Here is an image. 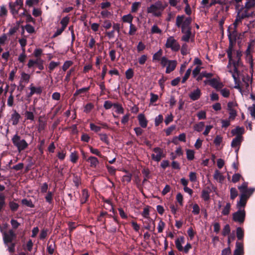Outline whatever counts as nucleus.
<instances>
[{
	"label": "nucleus",
	"mask_w": 255,
	"mask_h": 255,
	"mask_svg": "<svg viewBox=\"0 0 255 255\" xmlns=\"http://www.w3.org/2000/svg\"><path fill=\"white\" fill-rule=\"evenodd\" d=\"M161 30L156 25L154 24L152 26L151 29V33L161 34Z\"/></svg>",
	"instance_id": "nucleus-38"
},
{
	"label": "nucleus",
	"mask_w": 255,
	"mask_h": 255,
	"mask_svg": "<svg viewBox=\"0 0 255 255\" xmlns=\"http://www.w3.org/2000/svg\"><path fill=\"white\" fill-rule=\"evenodd\" d=\"M201 94V93L200 90L198 88H197L195 90L191 92L189 95V96L190 98L193 101H196L199 99Z\"/></svg>",
	"instance_id": "nucleus-15"
},
{
	"label": "nucleus",
	"mask_w": 255,
	"mask_h": 255,
	"mask_svg": "<svg viewBox=\"0 0 255 255\" xmlns=\"http://www.w3.org/2000/svg\"><path fill=\"white\" fill-rule=\"evenodd\" d=\"M113 107L116 113L118 114H123L124 113V109L121 105L115 104L113 105Z\"/></svg>",
	"instance_id": "nucleus-36"
},
{
	"label": "nucleus",
	"mask_w": 255,
	"mask_h": 255,
	"mask_svg": "<svg viewBox=\"0 0 255 255\" xmlns=\"http://www.w3.org/2000/svg\"><path fill=\"white\" fill-rule=\"evenodd\" d=\"M238 189L241 193V195H244V197H246L247 199L255 191V188H254L248 189V183L246 182L243 183L241 186H239Z\"/></svg>",
	"instance_id": "nucleus-9"
},
{
	"label": "nucleus",
	"mask_w": 255,
	"mask_h": 255,
	"mask_svg": "<svg viewBox=\"0 0 255 255\" xmlns=\"http://www.w3.org/2000/svg\"><path fill=\"white\" fill-rule=\"evenodd\" d=\"M189 179L191 182H195L197 180L196 174L194 172H191L189 174Z\"/></svg>",
	"instance_id": "nucleus-63"
},
{
	"label": "nucleus",
	"mask_w": 255,
	"mask_h": 255,
	"mask_svg": "<svg viewBox=\"0 0 255 255\" xmlns=\"http://www.w3.org/2000/svg\"><path fill=\"white\" fill-rule=\"evenodd\" d=\"M5 196L2 193H0V211L5 205Z\"/></svg>",
	"instance_id": "nucleus-37"
},
{
	"label": "nucleus",
	"mask_w": 255,
	"mask_h": 255,
	"mask_svg": "<svg viewBox=\"0 0 255 255\" xmlns=\"http://www.w3.org/2000/svg\"><path fill=\"white\" fill-rule=\"evenodd\" d=\"M184 243V238L183 237H180L175 241V245L177 249L179 251H183V247H182V245Z\"/></svg>",
	"instance_id": "nucleus-17"
},
{
	"label": "nucleus",
	"mask_w": 255,
	"mask_h": 255,
	"mask_svg": "<svg viewBox=\"0 0 255 255\" xmlns=\"http://www.w3.org/2000/svg\"><path fill=\"white\" fill-rule=\"evenodd\" d=\"M147 60V56L142 55L138 58V62L140 64H144Z\"/></svg>",
	"instance_id": "nucleus-64"
},
{
	"label": "nucleus",
	"mask_w": 255,
	"mask_h": 255,
	"mask_svg": "<svg viewBox=\"0 0 255 255\" xmlns=\"http://www.w3.org/2000/svg\"><path fill=\"white\" fill-rule=\"evenodd\" d=\"M87 160L90 162V166L93 167H95L99 163L98 159L94 156L89 157Z\"/></svg>",
	"instance_id": "nucleus-26"
},
{
	"label": "nucleus",
	"mask_w": 255,
	"mask_h": 255,
	"mask_svg": "<svg viewBox=\"0 0 255 255\" xmlns=\"http://www.w3.org/2000/svg\"><path fill=\"white\" fill-rule=\"evenodd\" d=\"M136 31L137 28L136 26L133 25V23H130V24H129V29L128 33V34L130 35H134Z\"/></svg>",
	"instance_id": "nucleus-35"
},
{
	"label": "nucleus",
	"mask_w": 255,
	"mask_h": 255,
	"mask_svg": "<svg viewBox=\"0 0 255 255\" xmlns=\"http://www.w3.org/2000/svg\"><path fill=\"white\" fill-rule=\"evenodd\" d=\"M141 4L140 2H134L132 4L131 7V11L132 12H135L139 8Z\"/></svg>",
	"instance_id": "nucleus-33"
},
{
	"label": "nucleus",
	"mask_w": 255,
	"mask_h": 255,
	"mask_svg": "<svg viewBox=\"0 0 255 255\" xmlns=\"http://www.w3.org/2000/svg\"><path fill=\"white\" fill-rule=\"evenodd\" d=\"M198 120H204L206 118V112L205 111H200L197 113Z\"/></svg>",
	"instance_id": "nucleus-34"
},
{
	"label": "nucleus",
	"mask_w": 255,
	"mask_h": 255,
	"mask_svg": "<svg viewBox=\"0 0 255 255\" xmlns=\"http://www.w3.org/2000/svg\"><path fill=\"white\" fill-rule=\"evenodd\" d=\"M228 57L229 60L228 68H229L233 65L235 72L233 73L231 70L229 72L232 73V77L235 81L237 80V76H238V68L240 65V59L242 56V53L240 51H235L233 49L232 45H229L228 50H227Z\"/></svg>",
	"instance_id": "nucleus-1"
},
{
	"label": "nucleus",
	"mask_w": 255,
	"mask_h": 255,
	"mask_svg": "<svg viewBox=\"0 0 255 255\" xmlns=\"http://www.w3.org/2000/svg\"><path fill=\"white\" fill-rule=\"evenodd\" d=\"M244 254L243 245L242 243L237 242L236 245V249L234 253V255H243Z\"/></svg>",
	"instance_id": "nucleus-16"
},
{
	"label": "nucleus",
	"mask_w": 255,
	"mask_h": 255,
	"mask_svg": "<svg viewBox=\"0 0 255 255\" xmlns=\"http://www.w3.org/2000/svg\"><path fill=\"white\" fill-rule=\"evenodd\" d=\"M154 153L151 155L152 158L156 161H159L162 158V151L160 148L156 147L153 149Z\"/></svg>",
	"instance_id": "nucleus-13"
},
{
	"label": "nucleus",
	"mask_w": 255,
	"mask_h": 255,
	"mask_svg": "<svg viewBox=\"0 0 255 255\" xmlns=\"http://www.w3.org/2000/svg\"><path fill=\"white\" fill-rule=\"evenodd\" d=\"M160 64L162 67H166L165 72L169 73L175 69L177 63L176 60H170L163 56L161 58Z\"/></svg>",
	"instance_id": "nucleus-5"
},
{
	"label": "nucleus",
	"mask_w": 255,
	"mask_h": 255,
	"mask_svg": "<svg viewBox=\"0 0 255 255\" xmlns=\"http://www.w3.org/2000/svg\"><path fill=\"white\" fill-rule=\"evenodd\" d=\"M220 90V92L221 95L225 98H227L230 96V91L226 88L221 89Z\"/></svg>",
	"instance_id": "nucleus-45"
},
{
	"label": "nucleus",
	"mask_w": 255,
	"mask_h": 255,
	"mask_svg": "<svg viewBox=\"0 0 255 255\" xmlns=\"http://www.w3.org/2000/svg\"><path fill=\"white\" fill-rule=\"evenodd\" d=\"M19 42L23 52H25V46L26 45L27 41L25 37L19 39Z\"/></svg>",
	"instance_id": "nucleus-42"
},
{
	"label": "nucleus",
	"mask_w": 255,
	"mask_h": 255,
	"mask_svg": "<svg viewBox=\"0 0 255 255\" xmlns=\"http://www.w3.org/2000/svg\"><path fill=\"white\" fill-rule=\"evenodd\" d=\"M244 195H240V201L237 203V208L240 210H244L243 208L245 206L247 199L246 197H244Z\"/></svg>",
	"instance_id": "nucleus-18"
},
{
	"label": "nucleus",
	"mask_w": 255,
	"mask_h": 255,
	"mask_svg": "<svg viewBox=\"0 0 255 255\" xmlns=\"http://www.w3.org/2000/svg\"><path fill=\"white\" fill-rule=\"evenodd\" d=\"M210 85L217 90H221L224 86L223 84L216 79H212L208 81Z\"/></svg>",
	"instance_id": "nucleus-12"
},
{
	"label": "nucleus",
	"mask_w": 255,
	"mask_h": 255,
	"mask_svg": "<svg viewBox=\"0 0 255 255\" xmlns=\"http://www.w3.org/2000/svg\"><path fill=\"white\" fill-rule=\"evenodd\" d=\"M89 197V194L87 190L84 189L82 191V202L84 203L86 202V200L88 199Z\"/></svg>",
	"instance_id": "nucleus-47"
},
{
	"label": "nucleus",
	"mask_w": 255,
	"mask_h": 255,
	"mask_svg": "<svg viewBox=\"0 0 255 255\" xmlns=\"http://www.w3.org/2000/svg\"><path fill=\"white\" fill-rule=\"evenodd\" d=\"M23 5L22 0H16L14 2H9V6L12 14L15 16L18 14L19 10Z\"/></svg>",
	"instance_id": "nucleus-8"
},
{
	"label": "nucleus",
	"mask_w": 255,
	"mask_h": 255,
	"mask_svg": "<svg viewBox=\"0 0 255 255\" xmlns=\"http://www.w3.org/2000/svg\"><path fill=\"white\" fill-rule=\"evenodd\" d=\"M93 108L94 105L92 104L88 103L85 106L84 112L86 113H88L92 110Z\"/></svg>",
	"instance_id": "nucleus-48"
},
{
	"label": "nucleus",
	"mask_w": 255,
	"mask_h": 255,
	"mask_svg": "<svg viewBox=\"0 0 255 255\" xmlns=\"http://www.w3.org/2000/svg\"><path fill=\"white\" fill-rule=\"evenodd\" d=\"M29 89L30 90V92L29 94V96H32V95H33L35 93L40 94L42 92V89L40 87H35L32 85V84H31L30 86Z\"/></svg>",
	"instance_id": "nucleus-25"
},
{
	"label": "nucleus",
	"mask_w": 255,
	"mask_h": 255,
	"mask_svg": "<svg viewBox=\"0 0 255 255\" xmlns=\"http://www.w3.org/2000/svg\"><path fill=\"white\" fill-rule=\"evenodd\" d=\"M72 64V62L71 61H66L62 66V69L66 71L68 69L70 66Z\"/></svg>",
	"instance_id": "nucleus-61"
},
{
	"label": "nucleus",
	"mask_w": 255,
	"mask_h": 255,
	"mask_svg": "<svg viewBox=\"0 0 255 255\" xmlns=\"http://www.w3.org/2000/svg\"><path fill=\"white\" fill-rule=\"evenodd\" d=\"M237 236L239 240H242L244 237V231L241 228L237 229Z\"/></svg>",
	"instance_id": "nucleus-39"
},
{
	"label": "nucleus",
	"mask_w": 255,
	"mask_h": 255,
	"mask_svg": "<svg viewBox=\"0 0 255 255\" xmlns=\"http://www.w3.org/2000/svg\"><path fill=\"white\" fill-rule=\"evenodd\" d=\"M13 144L15 146L19 151H21L28 146L26 141L22 139L18 134H15L11 139Z\"/></svg>",
	"instance_id": "nucleus-6"
},
{
	"label": "nucleus",
	"mask_w": 255,
	"mask_h": 255,
	"mask_svg": "<svg viewBox=\"0 0 255 255\" xmlns=\"http://www.w3.org/2000/svg\"><path fill=\"white\" fill-rule=\"evenodd\" d=\"M126 78L128 79H131L133 76V70L130 68L127 70L126 72Z\"/></svg>",
	"instance_id": "nucleus-55"
},
{
	"label": "nucleus",
	"mask_w": 255,
	"mask_h": 255,
	"mask_svg": "<svg viewBox=\"0 0 255 255\" xmlns=\"http://www.w3.org/2000/svg\"><path fill=\"white\" fill-rule=\"evenodd\" d=\"M238 191L235 188H231L230 189V197L232 199H234L238 196Z\"/></svg>",
	"instance_id": "nucleus-41"
},
{
	"label": "nucleus",
	"mask_w": 255,
	"mask_h": 255,
	"mask_svg": "<svg viewBox=\"0 0 255 255\" xmlns=\"http://www.w3.org/2000/svg\"><path fill=\"white\" fill-rule=\"evenodd\" d=\"M0 230L3 234V239L4 244L7 245L8 243H11L15 237V235L14 232L12 230L9 231L7 233L2 232V230L0 226Z\"/></svg>",
	"instance_id": "nucleus-10"
},
{
	"label": "nucleus",
	"mask_w": 255,
	"mask_h": 255,
	"mask_svg": "<svg viewBox=\"0 0 255 255\" xmlns=\"http://www.w3.org/2000/svg\"><path fill=\"white\" fill-rule=\"evenodd\" d=\"M191 68H189L186 72V73L184 75V76L183 77V78H182V83H184L185 82V81L187 80V79L189 78L190 74H191Z\"/></svg>",
	"instance_id": "nucleus-53"
},
{
	"label": "nucleus",
	"mask_w": 255,
	"mask_h": 255,
	"mask_svg": "<svg viewBox=\"0 0 255 255\" xmlns=\"http://www.w3.org/2000/svg\"><path fill=\"white\" fill-rule=\"evenodd\" d=\"M90 128L92 130L94 131L95 132H98L100 131L101 129V127L96 126L93 123H91L90 124Z\"/></svg>",
	"instance_id": "nucleus-57"
},
{
	"label": "nucleus",
	"mask_w": 255,
	"mask_h": 255,
	"mask_svg": "<svg viewBox=\"0 0 255 255\" xmlns=\"http://www.w3.org/2000/svg\"><path fill=\"white\" fill-rule=\"evenodd\" d=\"M191 19L190 17H186L184 15H178L176 17V25L178 27L181 28L182 32L185 30L190 29V25Z\"/></svg>",
	"instance_id": "nucleus-4"
},
{
	"label": "nucleus",
	"mask_w": 255,
	"mask_h": 255,
	"mask_svg": "<svg viewBox=\"0 0 255 255\" xmlns=\"http://www.w3.org/2000/svg\"><path fill=\"white\" fill-rule=\"evenodd\" d=\"M162 55V51L160 49L157 52H156L152 57L153 61L161 60V57Z\"/></svg>",
	"instance_id": "nucleus-29"
},
{
	"label": "nucleus",
	"mask_w": 255,
	"mask_h": 255,
	"mask_svg": "<svg viewBox=\"0 0 255 255\" xmlns=\"http://www.w3.org/2000/svg\"><path fill=\"white\" fill-rule=\"evenodd\" d=\"M228 36L230 40V45H232L233 46V43L235 42L237 36L236 31H233L232 33H230L228 34Z\"/></svg>",
	"instance_id": "nucleus-28"
},
{
	"label": "nucleus",
	"mask_w": 255,
	"mask_h": 255,
	"mask_svg": "<svg viewBox=\"0 0 255 255\" xmlns=\"http://www.w3.org/2000/svg\"><path fill=\"white\" fill-rule=\"evenodd\" d=\"M244 132V128L239 127H237L235 129H232L231 131V133L233 135H237V136H239V135H242Z\"/></svg>",
	"instance_id": "nucleus-27"
},
{
	"label": "nucleus",
	"mask_w": 255,
	"mask_h": 255,
	"mask_svg": "<svg viewBox=\"0 0 255 255\" xmlns=\"http://www.w3.org/2000/svg\"><path fill=\"white\" fill-rule=\"evenodd\" d=\"M201 69V67L199 66H197L196 68L193 70L192 75L194 77H196L197 75L200 74V71Z\"/></svg>",
	"instance_id": "nucleus-49"
},
{
	"label": "nucleus",
	"mask_w": 255,
	"mask_h": 255,
	"mask_svg": "<svg viewBox=\"0 0 255 255\" xmlns=\"http://www.w3.org/2000/svg\"><path fill=\"white\" fill-rule=\"evenodd\" d=\"M59 62H55L54 61H51L49 65V69L50 71H53L57 66L59 65Z\"/></svg>",
	"instance_id": "nucleus-56"
},
{
	"label": "nucleus",
	"mask_w": 255,
	"mask_h": 255,
	"mask_svg": "<svg viewBox=\"0 0 255 255\" xmlns=\"http://www.w3.org/2000/svg\"><path fill=\"white\" fill-rule=\"evenodd\" d=\"M249 111L252 118L255 119V105L254 104L252 106L249 107Z\"/></svg>",
	"instance_id": "nucleus-62"
},
{
	"label": "nucleus",
	"mask_w": 255,
	"mask_h": 255,
	"mask_svg": "<svg viewBox=\"0 0 255 255\" xmlns=\"http://www.w3.org/2000/svg\"><path fill=\"white\" fill-rule=\"evenodd\" d=\"M20 116L18 113H17L16 111L11 115L10 121L12 122L13 125H16L19 122V119Z\"/></svg>",
	"instance_id": "nucleus-21"
},
{
	"label": "nucleus",
	"mask_w": 255,
	"mask_h": 255,
	"mask_svg": "<svg viewBox=\"0 0 255 255\" xmlns=\"http://www.w3.org/2000/svg\"><path fill=\"white\" fill-rule=\"evenodd\" d=\"M255 5V0H246L245 5H243V6H241V8L236 9L237 16L234 23V25L235 28L241 22L242 19L253 15V12H248V10Z\"/></svg>",
	"instance_id": "nucleus-2"
},
{
	"label": "nucleus",
	"mask_w": 255,
	"mask_h": 255,
	"mask_svg": "<svg viewBox=\"0 0 255 255\" xmlns=\"http://www.w3.org/2000/svg\"><path fill=\"white\" fill-rule=\"evenodd\" d=\"M56 248L55 244L53 240H50L47 244V251L50 255H52Z\"/></svg>",
	"instance_id": "nucleus-20"
},
{
	"label": "nucleus",
	"mask_w": 255,
	"mask_h": 255,
	"mask_svg": "<svg viewBox=\"0 0 255 255\" xmlns=\"http://www.w3.org/2000/svg\"><path fill=\"white\" fill-rule=\"evenodd\" d=\"M68 22H69V18L68 17H65L63 18L61 21V24L62 25L61 28L65 29V27H66L68 23Z\"/></svg>",
	"instance_id": "nucleus-54"
},
{
	"label": "nucleus",
	"mask_w": 255,
	"mask_h": 255,
	"mask_svg": "<svg viewBox=\"0 0 255 255\" xmlns=\"http://www.w3.org/2000/svg\"><path fill=\"white\" fill-rule=\"evenodd\" d=\"M165 227L164 223L160 220L158 224L157 229L159 233H161L163 231V229Z\"/></svg>",
	"instance_id": "nucleus-58"
},
{
	"label": "nucleus",
	"mask_w": 255,
	"mask_h": 255,
	"mask_svg": "<svg viewBox=\"0 0 255 255\" xmlns=\"http://www.w3.org/2000/svg\"><path fill=\"white\" fill-rule=\"evenodd\" d=\"M173 116L171 114H170L166 116L164 122L166 125H168L170 122H171L173 121Z\"/></svg>",
	"instance_id": "nucleus-60"
},
{
	"label": "nucleus",
	"mask_w": 255,
	"mask_h": 255,
	"mask_svg": "<svg viewBox=\"0 0 255 255\" xmlns=\"http://www.w3.org/2000/svg\"><path fill=\"white\" fill-rule=\"evenodd\" d=\"M182 32L184 34L181 37V40L183 41L188 42L191 35L190 29H186L185 31Z\"/></svg>",
	"instance_id": "nucleus-23"
},
{
	"label": "nucleus",
	"mask_w": 255,
	"mask_h": 255,
	"mask_svg": "<svg viewBox=\"0 0 255 255\" xmlns=\"http://www.w3.org/2000/svg\"><path fill=\"white\" fill-rule=\"evenodd\" d=\"M101 14L103 18H108L112 15V13L108 10H104L101 12Z\"/></svg>",
	"instance_id": "nucleus-46"
},
{
	"label": "nucleus",
	"mask_w": 255,
	"mask_h": 255,
	"mask_svg": "<svg viewBox=\"0 0 255 255\" xmlns=\"http://www.w3.org/2000/svg\"><path fill=\"white\" fill-rule=\"evenodd\" d=\"M194 154L195 152L193 150L191 149H187L186 150V155L187 158L188 160H191L194 158Z\"/></svg>",
	"instance_id": "nucleus-32"
},
{
	"label": "nucleus",
	"mask_w": 255,
	"mask_h": 255,
	"mask_svg": "<svg viewBox=\"0 0 255 255\" xmlns=\"http://www.w3.org/2000/svg\"><path fill=\"white\" fill-rule=\"evenodd\" d=\"M213 177L215 180L220 183H222L225 179L222 174L217 170L215 171Z\"/></svg>",
	"instance_id": "nucleus-22"
},
{
	"label": "nucleus",
	"mask_w": 255,
	"mask_h": 255,
	"mask_svg": "<svg viewBox=\"0 0 255 255\" xmlns=\"http://www.w3.org/2000/svg\"><path fill=\"white\" fill-rule=\"evenodd\" d=\"M223 140L222 137L220 135H217L214 140V143L216 146L220 145Z\"/></svg>",
	"instance_id": "nucleus-50"
},
{
	"label": "nucleus",
	"mask_w": 255,
	"mask_h": 255,
	"mask_svg": "<svg viewBox=\"0 0 255 255\" xmlns=\"http://www.w3.org/2000/svg\"><path fill=\"white\" fill-rule=\"evenodd\" d=\"M70 158V161L71 162H72L73 163H75V162H76V161L78 158V156L77 153L76 152H72L71 153Z\"/></svg>",
	"instance_id": "nucleus-51"
},
{
	"label": "nucleus",
	"mask_w": 255,
	"mask_h": 255,
	"mask_svg": "<svg viewBox=\"0 0 255 255\" xmlns=\"http://www.w3.org/2000/svg\"><path fill=\"white\" fill-rule=\"evenodd\" d=\"M167 6V3L160 0L150 4L147 8V12L155 17H160L163 13L164 9Z\"/></svg>",
	"instance_id": "nucleus-3"
},
{
	"label": "nucleus",
	"mask_w": 255,
	"mask_h": 255,
	"mask_svg": "<svg viewBox=\"0 0 255 255\" xmlns=\"http://www.w3.org/2000/svg\"><path fill=\"white\" fill-rule=\"evenodd\" d=\"M242 140L243 137L241 135H239V136H236V137L233 139L231 143V146L234 148L237 147V148L236 150V152L238 151L239 149V146L240 145Z\"/></svg>",
	"instance_id": "nucleus-14"
},
{
	"label": "nucleus",
	"mask_w": 255,
	"mask_h": 255,
	"mask_svg": "<svg viewBox=\"0 0 255 255\" xmlns=\"http://www.w3.org/2000/svg\"><path fill=\"white\" fill-rule=\"evenodd\" d=\"M138 120L139 121V124L142 128H145L147 127V121L145 119L143 114H139L138 116Z\"/></svg>",
	"instance_id": "nucleus-19"
},
{
	"label": "nucleus",
	"mask_w": 255,
	"mask_h": 255,
	"mask_svg": "<svg viewBox=\"0 0 255 255\" xmlns=\"http://www.w3.org/2000/svg\"><path fill=\"white\" fill-rule=\"evenodd\" d=\"M30 79V75L24 72L21 74V82L27 83Z\"/></svg>",
	"instance_id": "nucleus-31"
},
{
	"label": "nucleus",
	"mask_w": 255,
	"mask_h": 255,
	"mask_svg": "<svg viewBox=\"0 0 255 255\" xmlns=\"http://www.w3.org/2000/svg\"><path fill=\"white\" fill-rule=\"evenodd\" d=\"M181 53L183 55H186L189 53L188 46L186 44H183L182 45Z\"/></svg>",
	"instance_id": "nucleus-40"
},
{
	"label": "nucleus",
	"mask_w": 255,
	"mask_h": 255,
	"mask_svg": "<svg viewBox=\"0 0 255 255\" xmlns=\"http://www.w3.org/2000/svg\"><path fill=\"white\" fill-rule=\"evenodd\" d=\"M230 232V228L229 225H226L225 226L223 230V235L225 236L227 235H229Z\"/></svg>",
	"instance_id": "nucleus-59"
},
{
	"label": "nucleus",
	"mask_w": 255,
	"mask_h": 255,
	"mask_svg": "<svg viewBox=\"0 0 255 255\" xmlns=\"http://www.w3.org/2000/svg\"><path fill=\"white\" fill-rule=\"evenodd\" d=\"M163 116L161 115H159L155 118V126H159V125L163 122Z\"/></svg>",
	"instance_id": "nucleus-43"
},
{
	"label": "nucleus",
	"mask_w": 255,
	"mask_h": 255,
	"mask_svg": "<svg viewBox=\"0 0 255 255\" xmlns=\"http://www.w3.org/2000/svg\"><path fill=\"white\" fill-rule=\"evenodd\" d=\"M133 19V16L130 13L124 15L122 17V20L123 22L128 23L129 24L132 23Z\"/></svg>",
	"instance_id": "nucleus-24"
},
{
	"label": "nucleus",
	"mask_w": 255,
	"mask_h": 255,
	"mask_svg": "<svg viewBox=\"0 0 255 255\" xmlns=\"http://www.w3.org/2000/svg\"><path fill=\"white\" fill-rule=\"evenodd\" d=\"M165 46L167 48L171 49L173 51H177L180 48L179 44L173 36H170L167 38Z\"/></svg>",
	"instance_id": "nucleus-7"
},
{
	"label": "nucleus",
	"mask_w": 255,
	"mask_h": 255,
	"mask_svg": "<svg viewBox=\"0 0 255 255\" xmlns=\"http://www.w3.org/2000/svg\"><path fill=\"white\" fill-rule=\"evenodd\" d=\"M131 178V174L130 173H128L123 177L122 181L123 182L128 183L130 181Z\"/></svg>",
	"instance_id": "nucleus-44"
},
{
	"label": "nucleus",
	"mask_w": 255,
	"mask_h": 255,
	"mask_svg": "<svg viewBox=\"0 0 255 255\" xmlns=\"http://www.w3.org/2000/svg\"><path fill=\"white\" fill-rule=\"evenodd\" d=\"M204 127V123L201 122L196 124L194 126V129L197 131L200 132L203 129Z\"/></svg>",
	"instance_id": "nucleus-30"
},
{
	"label": "nucleus",
	"mask_w": 255,
	"mask_h": 255,
	"mask_svg": "<svg viewBox=\"0 0 255 255\" xmlns=\"http://www.w3.org/2000/svg\"><path fill=\"white\" fill-rule=\"evenodd\" d=\"M231 205L230 203H227L222 211V214L224 215H228L230 212Z\"/></svg>",
	"instance_id": "nucleus-52"
},
{
	"label": "nucleus",
	"mask_w": 255,
	"mask_h": 255,
	"mask_svg": "<svg viewBox=\"0 0 255 255\" xmlns=\"http://www.w3.org/2000/svg\"><path fill=\"white\" fill-rule=\"evenodd\" d=\"M245 211L244 210H240L233 214V219L235 222L240 223L244 222L245 218Z\"/></svg>",
	"instance_id": "nucleus-11"
}]
</instances>
